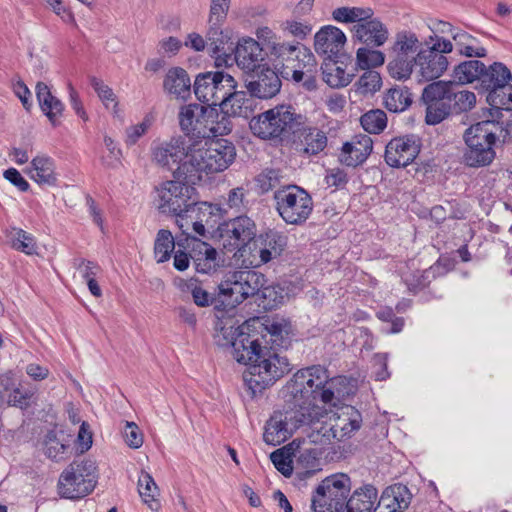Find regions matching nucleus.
I'll return each instance as SVG.
<instances>
[{
	"label": "nucleus",
	"mask_w": 512,
	"mask_h": 512,
	"mask_svg": "<svg viewBox=\"0 0 512 512\" xmlns=\"http://www.w3.org/2000/svg\"><path fill=\"white\" fill-rule=\"evenodd\" d=\"M341 382V378H331L323 366L312 365L293 374L281 390L282 398L289 409L296 408L298 422L311 421L319 413V404L336 405Z\"/></svg>",
	"instance_id": "f257e3e1"
},
{
	"label": "nucleus",
	"mask_w": 512,
	"mask_h": 512,
	"mask_svg": "<svg viewBox=\"0 0 512 512\" xmlns=\"http://www.w3.org/2000/svg\"><path fill=\"white\" fill-rule=\"evenodd\" d=\"M235 157L234 145L225 139L210 142L190 139V153L181 170L185 174V182L196 184L203 176L222 172L233 163Z\"/></svg>",
	"instance_id": "f03ea898"
},
{
	"label": "nucleus",
	"mask_w": 512,
	"mask_h": 512,
	"mask_svg": "<svg viewBox=\"0 0 512 512\" xmlns=\"http://www.w3.org/2000/svg\"><path fill=\"white\" fill-rule=\"evenodd\" d=\"M215 343L223 348H230L233 358L250 366L264 351L257 338L249 334V325H236L232 319L221 320L216 325Z\"/></svg>",
	"instance_id": "7ed1b4c3"
},
{
	"label": "nucleus",
	"mask_w": 512,
	"mask_h": 512,
	"mask_svg": "<svg viewBox=\"0 0 512 512\" xmlns=\"http://www.w3.org/2000/svg\"><path fill=\"white\" fill-rule=\"evenodd\" d=\"M291 370L286 357L264 347V351L243 374V380L252 397L261 394Z\"/></svg>",
	"instance_id": "20e7f679"
},
{
	"label": "nucleus",
	"mask_w": 512,
	"mask_h": 512,
	"mask_svg": "<svg viewBox=\"0 0 512 512\" xmlns=\"http://www.w3.org/2000/svg\"><path fill=\"white\" fill-rule=\"evenodd\" d=\"M305 122V117L297 114L291 106L279 105L254 116L249 123L252 133L260 139H277L295 131Z\"/></svg>",
	"instance_id": "39448f33"
},
{
	"label": "nucleus",
	"mask_w": 512,
	"mask_h": 512,
	"mask_svg": "<svg viewBox=\"0 0 512 512\" xmlns=\"http://www.w3.org/2000/svg\"><path fill=\"white\" fill-rule=\"evenodd\" d=\"M273 200L279 216L289 225L304 224L314 207L310 194L297 185H286L277 189Z\"/></svg>",
	"instance_id": "423d86ee"
},
{
	"label": "nucleus",
	"mask_w": 512,
	"mask_h": 512,
	"mask_svg": "<svg viewBox=\"0 0 512 512\" xmlns=\"http://www.w3.org/2000/svg\"><path fill=\"white\" fill-rule=\"evenodd\" d=\"M183 180H167L155 188V203L158 210L164 214L179 215L189 213L194 204V184L184 183Z\"/></svg>",
	"instance_id": "0eeeda50"
},
{
	"label": "nucleus",
	"mask_w": 512,
	"mask_h": 512,
	"mask_svg": "<svg viewBox=\"0 0 512 512\" xmlns=\"http://www.w3.org/2000/svg\"><path fill=\"white\" fill-rule=\"evenodd\" d=\"M349 491L350 479L345 474H334L325 478L312 496L313 512H340Z\"/></svg>",
	"instance_id": "6e6552de"
},
{
	"label": "nucleus",
	"mask_w": 512,
	"mask_h": 512,
	"mask_svg": "<svg viewBox=\"0 0 512 512\" xmlns=\"http://www.w3.org/2000/svg\"><path fill=\"white\" fill-rule=\"evenodd\" d=\"M95 469L92 461L72 462L60 475V495L69 499L88 495L96 484Z\"/></svg>",
	"instance_id": "1a4fd4ad"
},
{
	"label": "nucleus",
	"mask_w": 512,
	"mask_h": 512,
	"mask_svg": "<svg viewBox=\"0 0 512 512\" xmlns=\"http://www.w3.org/2000/svg\"><path fill=\"white\" fill-rule=\"evenodd\" d=\"M190 153V139L179 136L154 144L151 148L152 162L159 168L171 172L173 177L185 181L182 174L183 165L187 163Z\"/></svg>",
	"instance_id": "9d476101"
},
{
	"label": "nucleus",
	"mask_w": 512,
	"mask_h": 512,
	"mask_svg": "<svg viewBox=\"0 0 512 512\" xmlns=\"http://www.w3.org/2000/svg\"><path fill=\"white\" fill-rule=\"evenodd\" d=\"M218 116L215 108L189 104L180 109V128L191 140H205L211 137V129L209 128L212 118H218Z\"/></svg>",
	"instance_id": "9b49d317"
},
{
	"label": "nucleus",
	"mask_w": 512,
	"mask_h": 512,
	"mask_svg": "<svg viewBox=\"0 0 512 512\" xmlns=\"http://www.w3.org/2000/svg\"><path fill=\"white\" fill-rule=\"evenodd\" d=\"M422 100L426 106L425 122L437 125L452 114L449 103V83L436 81L428 84L422 92Z\"/></svg>",
	"instance_id": "f8f14e48"
},
{
	"label": "nucleus",
	"mask_w": 512,
	"mask_h": 512,
	"mask_svg": "<svg viewBox=\"0 0 512 512\" xmlns=\"http://www.w3.org/2000/svg\"><path fill=\"white\" fill-rule=\"evenodd\" d=\"M270 55L275 62L282 78L289 80L290 75L285 72L299 70L307 58L314 56L312 51L299 42L273 41L270 45Z\"/></svg>",
	"instance_id": "ddd939ff"
},
{
	"label": "nucleus",
	"mask_w": 512,
	"mask_h": 512,
	"mask_svg": "<svg viewBox=\"0 0 512 512\" xmlns=\"http://www.w3.org/2000/svg\"><path fill=\"white\" fill-rule=\"evenodd\" d=\"M220 241L228 252L240 251L256 236V225L247 216H238L220 227Z\"/></svg>",
	"instance_id": "4468645a"
},
{
	"label": "nucleus",
	"mask_w": 512,
	"mask_h": 512,
	"mask_svg": "<svg viewBox=\"0 0 512 512\" xmlns=\"http://www.w3.org/2000/svg\"><path fill=\"white\" fill-rule=\"evenodd\" d=\"M232 0H210L207 17V39L214 51H220L230 40L229 31L223 29Z\"/></svg>",
	"instance_id": "2eb2a0df"
},
{
	"label": "nucleus",
	"mask_w": 512,
	"mask_h": 512,
	"mask_svg": "<svg viewBox=\"0 0 512 512\" xmlns=\"http://www.w3.org/2000/svg\"><path fill=\"white\" fill-rule=\"evenodd\" d=\"M421 149V141L416 135H405L391 139L385 147L384 159L392 168H402L411 164Z\"/></svg>",
	"instance_id": "dca6fc26"
},
{
	"label": "nucleus",
	"mask_w": 512,
	"mask_h": 512,
	"mask_svg": "<svg viewBox=\"0 0 512 512\" xmlns=\"http://www.w3.org/2000/svg\"><path fill=\"white\" fill-rule=\"evenodd\" d=\"M299 427H302V423L297 421L296 408L286 413L275 412L266 423L263 439L267 444L280 445Z\"/></svg>",
	"instance_id": "f3484780"
},
{
	"label": "nucleus",
	"mask_w": 512,
	"mask_h": 512,
	"mask_svg": "<svg viewBox=\"0 0 512 512\" xmlns=\"http://www.w3.org/2000/svg\"><path fill=\"white\" fill-rule=\"evenodd\" d=\"M346 41V35L340 28L325 25L315 33L313 47L325 60H335L340 57Z\"/></svg>",
	"instance_id": "a211bd4d"
},
{
	"label": "nucleus",
	"mask_w": 512,
	"mask_h": 512,
	"mask_svg": "<svg viewBox=\"0 0 512 512\" xmlns=\"http://www.w3.org/2000/svg\"><path fill=\"white\" fill-rule=\"evenodd\" d=\"M415 60V75L419 82H435L448 68L447 57L435 49H420Z\"/></svg>",
	"instance_id": "6ab92c4d"
},
{
	"label": "nucleus",
	"mask_w": 512,
	"mask_h": 512,
	"mask_svg": "<svg viewBox=\"0 0 512 512\" xmlns=\"http://www.w3.org/2000/svg\"><path fill=\"white\" fill-rule=\"evenodd\" d=\"M328 418L337 442L352 437L362 425L361 413L352 406L342 407L337 412L329 411Z\"/></svg>",
	"instance_id": "aec40b11"
},
{
	"label": "nucleus",
	"mask_w": 512,
	"mask_h": 512,
	"mask_svg": "<svg viewBox=\"0 0 512 512\" xmlns=\"http://www.w3.org/2000/svg\"><path fill=\"white\" fill-rule=\"evenodd\" d=\"M351 32L354 40L372 48L383 46L389 38L387 26L374 16L363 23L354 24Z\"/></svg>",
	"instance_id": "412c9836"
},
{
	"label": "nucleus",
	"mask_w": 512,
	"mask_h": 512,
	"mask_svg": "<svg viewBox=\"0 0 512 512\" xmlns=\"http://www.w3.org/2000/svg\"><path fill=\"white\" fill-rule=\"evenodd\" d=\"M324 406L317 407L319 413L315 417H311V421L301 422L302 426L309 427L306 438L307 443L320 446V448L336 441L332 426L329 425V411Z\"/></svg>",
	"instance_id": "4be33fe9"
},
{
	"label": "nucleus",
	"mask_w": 512,
	"mask_h": 512,
	"mask_svg": "<svg viewBox=\"0 0 512 512\" xmlns=\"http://www.w3.org/2000/svg\"><path fill=\"white\" fill-rule=\"evenodd\" d=\"M234 59L237 66L245 73L255 72L261 68L264 60L263 49L256 40L243 39L234 48Z\"/></svg>",
	"instance_id": "5701e85b"
},
{
	"label": "nucleus",
	"mask_w": 512,
	"mask_h": 512,
	"mask_svg": "<svg viewBox=\"0 0 512 512\" xmlns=\"http://www.w3.org/2000/svg\"><path fill=\"white\" fill-rule=\"evenodd\" d=\"M373 149V141L365 134L356 135L350 142L344 143L339 154L342 164L356 167L362 164L370 155Z\"/></svg>",
	"instance_id": "b1692460"
},
{
	"label": "nucleus",
	"mask_w": 512,
	"mask_h": 512,
	"mask_svg": "<svg viewBox=\"0 0 512 512\" xmlns=\"http://www.w3.org/2000/svg\"><path fill=\"white\" fill-rule=\"evenodd\" d=\"M306 120L292 133L297 135L300 151L309 156L318 155L327 147L328 137L318 127L306 125Z\"/></svg>",
	"instance_id": "393cba45"
},
{
	"label": "nucleus",
	"mask_w": 512,
	"mask_h": 512,
	"mask_svg": "<svg viewBox=\"0 0 512 512\" xmlns=\"http://www.w3.org/2000/svg\"><path fill=\"white\" fill-rule=\"evenodd\" d=\"M501 123L485 120L469 127L464 133L465 144L491 145L494 148L496 140L503 134Z\"/></svg>",
	"instance_id": "a878e982"
},
{
	"label": "nucleus",
	"mask_w": 512,
	"mask_h": 512,
	"mask_svg": "<svg viewBox=\"0 0 512 512\" xmlns=\"http://www.w3.org/2000/svg\"><path fill=\"white\" fill-rule=\"evenodd\" d=\"M27 175L40 186L53 187L57 185L58 174L55 161L48 155L39 154L30 162Z\"/></svg>",
	"instance_id": "bb28decb"
},
{
	"label": "nucleus",
	"mask_w": 512,
	"mask_h": 512,
	"mask_svg": "<svg viewBox=\"0 0 512 512\" xmlns=\"http://www.w3.org/2000/svg\"><path fill=\"white\" fill-rule=\"evenodd\" d=\"M411 501V493L402 484H395L386 488L381 497L377 498L379 512H403Z\"/></svg>",
	"instance_id": "cd10ccee"
},
{
	"label": "nucleus",
	"mask_w": 512,
	"mask_h": 512,
	"mask_svg": "<svg viewBox=\"0 0 512 512\" xmlns=\"http://www.w3.org/2000/svg\"><path fill=\"white\" fill-rule=\"evenodd\" d=\"M246 87L252 96L260 99H270L280 91L281 80L274 70L263 67L258 79L250 81Z\"/></svg>",
	"instance_id": "c85d7f7f"
},
{
	"label": "nucleus",
	"mask_w": 512,
	"mask_h": 512,
	"mask_svg": "<svg viewBox=\"0 0 512 512\" xmlns=\"http://www.w3.org/2000/svg\"><path fill=\"white\" fill-rule=\"evenodd\" d=\"M512 74L509 68L501 63L494 62L485 67V71L480 78L481 87L490 93H500L506 85L511 81Z\"/></svg>",
	"instance_id": "c756f323"
},
{
	"label": "nucleus",
	"mask_w": 512,
	"mask_h": 512,
	"mask_svg": "<svg viewBox=\"0 0 512 512\" xmlns=\"http://www.w3.org/2000/svg\"><path fill=\"white\" fill-rule=\"evenodd\" d=\"M378 492L373 485H365L356 489L345 502L346 509L342 512H376Z\"/></svg>",
	"instance_id": "7c9ffc66"
},
{
	"label": "nucleus",
	"mask_w": 512,
	"mask_h": 512,
	"mask_svg": "<svg viewBox=\"0 0 512 512\" xmlns=\"http://www.w3.org/2000/svg\"><path fill=\"white\" fill-rule=\"evenodd\" d=\"M191 258L194 262L196 271L199 273H210L218 266V253L208 243L192 238Z\"/></svg>",
	"instance_id": "2f4dec72"
},
{
	"label": "nucleus",
	"mask_w": 512,
	"mask_h": 512,
	"mask_svg": "<svg viewBox=\"0 0 512 512\" xmlns=\"http://www.w3.org/2000/svg\"><path fill=\"white\" fill-rule=\"evenodd\" d=\"M253 105L254 99L251 94L235 89L219 107L222 114L228 117L248 118L253 112Z\"/></svg>",
	"instance_id": "473e14b6"
},
{
	"label": "nucleus",
	"mask_w": 512,
	"mask_h": 512,
	"mask_svg": "<svg viewBox=\"0 0 512 512\" xmlns=\"http://www.w3.org/2000/svg\"><path fill=\"white\" fill-rule=\"evenodd\" d=\"M35 90L41 110L50 122L55 125L64 109L62 102L52 95L49 87L43 82H38Z\"/></svg>",
	"instance_id": "72a5a7b5"
},
{
	"label": "nucleus",
	"mask_w": 512,
	"mask_h": 512,
	"mask_svg": "<svg viewBox=\"0 0 512 512\" xmlns=\"http://www.w3.org/2000/svg\"><path fill=\"white\" fill-rule=\"evenodd\" d=\"M191 81L188 73L180 67L171 68L164 79V89L177 98H186L190 94Z\"/></svg>",
	"instance_id": "f704fd0d"
},
{
	"label": "nucleus",
	"mask_w": 512,
	"mask_h": 512,
	"mask_svg": "<svg viewBox=\"0 0 512 512\" xmlns=\"http://www.w3.org/2000/svg\"><path fill=\"white\" fill-rule=\"evenodd\" d=\"M193 89L196 98L206 104L205 107L214 108L219 106L218 95L216 94L215 84L213 78H211L210 71L196 76Z\"/></svg>",
	"instance_id": "c9c22d12"
},
{
	"label": "nucleus",
	"mask_w": 512,
	"mask_h": 512,
	"mask_svg": "<svg viewBox=\"0 0 512 512\" xmlns=\"http://www.w3.org/2000/svg\"><path fill=\"white\" fill-rule=\"evenodd\" d=\"M496 153L491 145L466 144L464 162L469 167H485L495 159Z\"/></svg>",
	"instance_id": "e433bc0d"
},
{
	"label": "nucleus",
	"mask_w": 512,
	"mask_h": 512,
	"mask_svg": "<svg viewBox=\"0 0 512 512\" xmlns=\"http://www.w3.org/2000/svg\"><path fill=\"white\" fill-rule=\"evenodd\" d=\"M287 245V237L276 231H269L264 235L263 247L259 251L262 263H268L278 257Z\"/></svg>",
	"instance_id": "4c0bfd02"
},
{
	"label": "nucleus",
	"mask_w": 512,
	"mask_h": 512,
	"mask_svg": "<svg viewBox=\"0 0 512 512\" xmlns=\"http://www.w3.org/2000/svg\"><path fill=\"white\" fill-rule=\"evenodd\" d=\"M420 45L421 42L414 32L400 31L395 35L391 53L395 56L415 57V53H418Z\"/></svg>",
	"instance_id": "58836bf2"
},
{
	"label": "nucleus",
	"mask_w": 512,
	"mask_h": 512,
	"mask_svg": "<svg viewBox=\"0 0 512 512\" xmlns=\"http://www.w3.org/2000/svg\"><path fill=\"white\" fill-rule=\"evenodd\" d=\"M338 59L328 60L321 66L323 80L332 88H342L351 83L353 74L337 65Z\"/></svg>",
	"instance_id": "ea45409f"
},
{
	"label": "nucleus",
	"mask_w": 512,
	"mask_h": 512,
	"mask_svg": "<svg viewBox=\"0 0 512 512\" xmlns=\"http://www.w3.org/2000/svg\"><path fill=\"white\" fill-rule=\"evenodd\" d=\"M299 70H289L285 72L290 75V79L296 83L303 82V86L309 90H315L317 87L316 74H317V60L315 56L307 58L302 66H298Z\"/></svg>",
	"instance_id": "a19ab883"
},
{
	"label": "nucleus",
	"mask_w": 512,
	"mask_h": 512,
	"mask_svg": "<svg viewBox=\"0 0 512 512\" xmlns=\"http://www.w3.org/2000/svg\"><path fill=\"white\" fill-rule=\"evenodd\" d=\"M485 67L486 65L480 60L464 61L454 68L453 76L460 84H468L474 81L480 83Z\"/></svg>",
	"instance_id": "79ce46f5"
},
{
	"label": "nucleus",
	"mask_w": 512,
	"mask_h": 512,
	"mask_svg": "<svg viewBox=\"0 0 512 512\" xmlns=\"http://www.w3.org/2000/svg\"><path fill=\"white\" fill-rule=\"evenodd\" d=\"M222 207L208 202H196L190 207V213L194 214V219L204 222L213 227L224 215Z\"/></svg>",
	"instance_id": "37998d69"
},
{
	"label": "nucleus",
	"mask_w": 512,
	"mask_h": 512,
	"mask_svg": "<svg viewBox=\"0 0 512 512\" xmlns=\"http://www.w3.org/2000/svg\"><path fill=\"white\" fill-rule=\"evenodd\" d=\"M412 103V94L406 87H394L384 96L385 107L394 113L406 110Z\"/></svg>",
	"instance_id": "c03bdc74"
},
{
	"label": "nucleus",
	"mask_w": 512,
	"mask_h": 512,
	"mask_svg": "<svg viewBox=\"0 0 512 512\" xmlns=\"http://www.w3.org/2000/svg\"><path fill=\"white\" fill-rule=\"evenodd\" d=\"M456 50L466 57H485L486 49L477 44V40L463 31H456L453 34Z\"/></svg>",
	"instance_id": "a18cd8bd"
},
{
	"label": "nucleus",
	"mask_w": 512,
	"mask_h": 512,
	"mask_svg": "<svg viewBox=\"0 0 512 512\" xmlns=\"http://www.w3.org/2000/svg\"><path fill=\"white\" fill-rule=\"evenodd\" d=\"M44 453L52 460L61 461L71 454V447L64 439H60L54 431H50L45 436Z\"/></svg>",
	"instance_id": "49530a36"
},
{
	"label": "nucleus",
	"mask_w": 512,
	"mask_h": 512,
	"mask_svg": "<svg viewBox=\"0 0 512 512\" xmlns=\"http://www.w3.org/2000/svg\"><path fill=\"white\" fill-rule=\"evenodd\" d=\"M449 83V103L452 106V113H463L470 111L476 105V95L469 90L453 91V84Z\"/></svg>",
	"instance_id": "de8ad7c7"
},
{
	"label": "nucleus",
	"mask_w": 512,
	"mask_h": 512,
	"mask_svg": "<svg viewBox=\"0 0 512 512\" xmlns=\"http://www.w3.org/2000/svg\"><path fill=\"white\" fill-rule=\"evenodd\" d=\"M414 67L416 68L415 57H404L392 55L388 63V72L396 80H407L411 77Z\"/></svg>",
	"instance_id": "09e8293b"
},
{
	"label": "nucleus",
	"mask_w": 512,
	"mask_h": 512,
	"mask_svg": "<svg viewBox=\"0 0 512 512\" xmlns=\"http://www.w3.org/2000/svg\"><path fill=\"white\" fill-rule=\"evenodd\" d=\"M138 491L143 501L148 504L151 509L159 507L158 496L159 489L152 478L147 472H142L138 480Z\"/></svg>",
	"instance_id": "8fccbe9b"
},
{
	"label": "nucleus",
	"mask_w": 512,
	"mask_h": 512,
	"mask_svg": "<svg viewBox=\"0 0 512 512\" xmlns=\"http://www.w3.org/2000/svg\"><path fill=\"white\" fill-rule=\"evenodd\" d=\"M241 280L234 278V272L227 275L219 285V294L228 298V305L236 306L245 300Z\"/></svg>",
	"instance_id": "3c124183"
},
{
	"label": "nucleus",
	"mask_w": 512,
	"mask_h": 512,
	"mask_svg": "<svg viewBox=\"0 0 512 512\" xmlns=\"http://www.w3.org/2000/svg\"><path fill=\"white\" fill-rule=\"evenodd\" d=\"M385 62V55L383 52L376 50L372 47H361L356 52V66L362 70H373L376 67L382 66Z\"/></svg>",
	"instance_id": "603ef678"
},
{
	"label": "nucleus",
	"mask_w": 512,
	"mask_h": 512,
	"mask_svg": "<svg viewBox=\"0 0 512 512\" xmlns=\"http://www.w3.org/2000/svg\"><path fill=\"white\" fill-rule=\"evenodd\" d=\"M382 86L380 74L375 70L365 71L355 82L354 92L360 96L372 95Z\"/></svg>",
	"instance_id": "864d4df0"
},
{
	"label": "nucleus",
	"mask_w": 512,
	"mask_h": 512,
	"mask_svg": "<svg viewBox=\"0 0 512 512\" xmlns=\"http://www.w3.org/2000/svg\"><path fill=\"white\" fill-rule=\"evenodd\" d=\"M247 196L248 191L242 186L229 190L221 206L223 213L226 214L228 210H233L235 213L245 211L249 204Z\"/></svg>",
	"instance_id": "5fc2aeb1"
},
{
	"label": "nucleus",
	"mask_w": 512,
	"mask_h": 512,
	"mask_svg": "<svg viewBox=\"0 0 512 512\" xmlns=\"http://www.w3.org/2000/svg\"><path fill=\"white\" fill-rule=\"evenodd\" d=\"M211 78L215 84L216 94L218 95L219 106L228 96L237 88L235 78L225 71H210Z\"/></svg>",
	"instance_id": "6e6d98bb"
},
{
	"label": "nucleus",
	"mask_w": 512,
	"mask_h": 512,
	"mask_svg": "<svg viewBox=\"0 0 512 512\" xmlns=\"http://www.w3.org/2000/svg\"><path fill=\"white\" fill-rule=\"evenodd\" d=\"M175 248L174 238L169 230L161 229L157 233L154 244V254L158 263L167 261Z\"/></svg>",
	"instance_id": "4d7b16f0"
},
{
	"label": "nucleus",
	"mask_w": 512,
	"mask_h": 512,
	"mask_svg": "<svg viewBox=\"0 0 512 512\" xmlns=\"http://www.w3.org/2000/svg\"><path fill=\"white\" fill-rule=\"evenodd\" d=\"M234 278L241 280L245 299L259 292L264 284L263 275L255 271H236Z\"/></svg>",
	"instance_id": "13d9d810"
},
{
	"label": "nucleus",
	"mask_w": 512,
	"mask_h": 512,
	"mask_svg": "<svg viewBox=\"0 0 512 512\" xmlns=\"http://www.w3.org/2000/svg\"><path fill=\"white\" fill-rule=\"evenodd\" d=\"M321 454L322 448H305L298 458V462L304 470L298 471L297 474L301 478L311 477L318 470V460Z\"/></svg>",
	"instance_id": "bf43d9fd"
},
{
	"label": "nucleus",
	"mask_w": 512,
	"mask_h": 512,
	"mask_svg": "<svg viewBox=\"0 0 512 512\" xmlns=\"http://www.w3.org/2000/svg\"><path fill=\"white\" fill-rule=\"evenodd\" d=\"M360 123L368 133L379 134L386 128L387 116L382 110H371L362 115Z\"/></svg>",
	"instance_id": "052dcab7"
},
{
	"label": "nucleus",
	"mask_w": 512,
	"mask_h": 512,
	"mask_svg": "<svg viewBox=\"0 0 512 512\" xmlns=\"http://www.w3.org/2000/svg\"><path fill=\"white\" fill-rule=\"evenodd\" d=\"M266 329L275 345L283 347L289 343L291 323L286 319H275L266 326Z\"/></svg>",
	"instance_id": "680f3d73"
},
{
	"label": "nucleus",
	"mask_w": 512,
	"mask_h": 512,
	"mask_svg": "<svg viewBox=\"0 0 512 512\" xmlns=\"http://www.w3.org/2000/svg\"><path fill=\"white\" fill-rule=\"evenodd\" d=\"M12 247L27 255L36 253V242L34 237L22 229L15 230L12 238Z\"/></svg>",
	"instance_id": "e2e57ef3"
},
{
	"label": "nucleus",
	"mask_w": 512,
	"mask_h": 512,
	"mask_svg": "<svg viewBox=\"0 0 512 512\" xmlns=\"http://www.w3.org/2000/svg\"><path fill=\"white\" fill-rule=\"evenodd\" d=\"M291 455L290 450L285 447L277 449L270 454L273 465L285 477H289L293 473Z\"/></svg>",
	"instance_id": "0e129e2a"
},
{
	"label": "nucleus",
	"mask_w": 512,
	"mask_h": 512,
	"mask_svg": "<svg viewBox=\"0 0 512 512\" xmlns=\"http://www.w3.org/2000/svg\"><path fill=\"white\" fill-rule=\"evenodd\" d=\"M90 85L95 90L98 97L105 105V107L109 108L110 104L116 107V95L114 94L113 90L108 85H106L101 79L91 77Z\"/></svg>",
	"instance_id": "69168bd1"
},
{
	"label": "nucleus",
	"mask_w": 512,
	"mask_h": 512,
	"mask_svg": "<svg viewBox=\"0 0 512 512\" xmlns=\"http://www.w3.org/2000/svg\"><path fill=\"white\" fill-rule=\"evenodd\" d=\"M282 29L291 36L304 40L312 32V25L308 22L290 19L282 23Z\"/></svg>",
	"instance_id": "338daca9"
},
{
	"label": "nucleus",
	"mask_w": 512,
	"mask_h": 512,
	"mask_svg": "<svg viewBox=\"0 0 512 512\" xmlns=\"http://www.w3.org/2000/svg\"><path fill=\"white\" fill-rule=\"evenodd\" d=\"M280 173L274 169H266L257 178V184L262 192H268L280 184Z\"/></svg>",
	"instance_id": "774afa93"
}]
</instances>
